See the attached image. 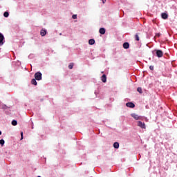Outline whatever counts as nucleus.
<instances>
[{"mask_svg": "<svg viewBox=\"0 0 177 177\" xmlns=\"http://www.w3.org/2000/svg\"><path fill=\"white\" fill-rule=\"evenodd\" d=\"M131 117H133V118H134V120H142V121H148L147 118H143L142 116H139L136 113H131Z\"/></svg>", "mask_w": 177, "mask_h": 177, "instance_id": "nucleus-1", "label": "nucleus"}, {"mask_svg": "<svg viewBox=\"0 0 177 177\" xmlns=\"http://www.w3.org/2000/svg\"><path fill=\"white\" fill-rule=\"evenodd\" d=\"M124 49H129V43L125 42L123 44Z\"/></svg>", "mask_w": 177, "mask_h": 177, "instance_id": "nucleus-11", "label": "nucleus"}, {"mask_svg": "<svg viewBox=\"0 0 177 177\" xmlns=\"http://www.w3.org/2000/svg\"><path fill=\"white\" fill-rule=\"evenodd\" d=\"M5 44V37L3 34L0 32V46H2Z\"/></svg>", "mask_w": 177, "mask_h": 177, "instance_id": "nucleus-4", "label": "nucleus"}, {"mask_svg": "<svg viewBox=\"0 0 177 177\" xmlns=\"http://www.w3.org/2000/svg\"><path fill=\"white\" fill-rule=\"evenodd\" d=\"M1 146H3L5 145V140L3 139L0 140Z\"/></svg>", "mask_w": 177, "mask_h": 177, "instance_id": "nucleus-17", "label": "nucleus"}, {"mask_svg": "<svg viewBox=\"0 0 177 177\" xmlns=\"http://www.w3.org/2000/svg\"><path fill=\"white\" fill-rule=\"evenodd\" d=\"M135 39H136V41H139V35H138V34H136V35H135Z\"/></svg>", "mask_w": 177, "mask_h": 177, "instance_id": "nucleus-18", "label": "nucleus"}, {"mask_svg": "<svg viewBox=\"0 0 177 177\" xmlns=\"http://www.w3.org/2000/svg\"><path fill=\"white\" fill-rule=\"evenodd\" d=\"M31 84H32V85H35V86H37V80H36V79H32V80H31Z\"/></svg>", "mask_w": 177, "mask_h": 177, "instance_id": "nucleus-14", "label": "nucleus"}, {"mask_svg": "<svg viewBox=\"0 0 177 177\" xmlns=\"http://www.w3.org/2000/svg\"><path fill=\"white\" fill-rule=\"evenodd\" d=\"M3 16L4 17H9V12L8 11L4 12Z\"/></svg>", "mask_w": 177, "mask_h": 177, "instance_id": "nucleus-16", "label": "nucleus"}, {"mask_svg": "<svg viewBox=\"0 0 177 177\" xmlns=\"http://www.w3.org/2000/svg\"><path fill=\"white\" fill-rule=\"evenodd\" d=\"M1 109H3V110H6V109H8V106H6V105H1Z\"/></svg>", "mask_w": 177, "mask_h": 177, "instance_id": "nucleus-19", "label": "nucleus"}, {"mask_svg": "<svg viewBox=\"0 0 177 177\" xmlns=\"http://www.w3.org/2000/svg\"><path fill=\"white\" fill-rule=\"evenodd\" d=\"M137 125L138 127H140V128H142V129H146V124L142 121H138Z\"/></svg>", "mask_w": 177, "mask_h": 177, "instance_id": "nucleus-5", "label": "nucleus"}, {"mask_svg": "<svg viewBox=\"0 0 177 177\" xmlns=\"http://www.w3.org/2000/svg\"><path fill=\"white\" fill-rule=\"evenodd\" d=\"M12 125H13L14 127H16V125H17V120H12Z\"/></svg>", "mask_w": 177, "mask_h": 177, "instance_id": "nucleus-15", "label": "nucleus"}, {"mask_svg": "<svg viewBox=\"0 0 177 177\" xmlns=\"http://www.w3.org/2000/svg\"><path fill=\"white\" fill-rule=\"evenodd\" d=\"M24 136H23V131L22 132H21V140H23V139H24Z\"/></svg>", "mask_w": 177, "mask_h": 177, "instance_id": "nucleus-23", "label": "nucleus"}, {"mask_svg": "<svg viewBox=\"0 0 177 177\" xmlns=\"http://www.w3.org/2000/svg\"><path fill=\"white\" fill-rule=\"evenodd\" d=\"M32 129H34V127H32Z\"/></svg>", "mask_w": 177, "mask_h": 177, "instance_id": "nucleus-29", "label": "nucleus"}, {"mask_svg": "<svg viewBox=\"0 0 177 177\" xmlns=\"http://www.w3.org/2000/svg\"><path fill=\"white\" fill-rule=\"evenodd\" d=\"M101 1H102V3H104V0H101Z\"/></svg>", "mask_w": 177, "mask_h": 177, "instance_id": "nucleus-26", "label": "nucleus"}, {"mask_svg": "<svg viewBox=\"0 0 177 177\" xmlns=\"http://www.w3.org/2000/svg\"><path fill=\"white\" fill-rule=\"evenodd\" d=\"M101 80L104 83L107 82V77L106 76L105 74L102 75V76L101 77Z\"/></svg>", "mask_w": 177, "mask_h": 177, "instance_id": "nucleus-9", "label": "nucleus"}, {"mask_svg": "<svg viewBox=\"0 0 177 177\" xmlns=\"http://www.w3.org/2000/svg\"><path fill=\"white\" fill-rule=\"evenodd\" d=\"M149 68H150V70H154V66H150Z\"/></svg>", "mask_w": 177, "mask_h": 177, "instance_id": "nucleus-25", "label": "nucleus"}, {"mask_svg": "<svg viewBox=\"0 0 177 177\" xmlns=\"http://www.w3.org/2000/svg\"><path fill=\"white\" fill-rule=\"evenodd\" d=\"M153 39H156V36L153 37Z\"/></svg>", "mask_w": 177, "mask_h": 177, "instance_id": "nucleus-28", "label": "nucleus"}, {"mask_svg": "<svg viewBox=\"0 0 177 177\" xmlns=\"http://www.w3.org/2000/svg\"><path fill=\"white\" fill-rule=\"evenodd\" d=\"M59 35H62V33H60Z\"/></svg>", "mask_w": 177, "mask_h": 177, "instance_id": "nucleus-30", "label": "nucleus"}, {"mask_svg": "<svg viewBox=\"0 0 177 177\" xmlns=\"http://www.w3.org/2000/svg\"><path fill=\"white\" fill-rule=\"evenodd\" d=\"M100 34L104 35L106 34V29L104 28H100L99 30Z\"/></svg>", "mask_w": 177, "mask_h": 177, "instance_id": "nucleus-8", "label": "nucleus"}, {"mask_svg": "<svg viewBox=\"0 0 177 177\" xmlns=\"http://www.w3.org/2000/svg\"><path fill=\"white\" fill-rule=\"evenodd\" d=\"M156 37H157L158 38H160V37H161V33H157L156 35Z\"/></svg>", "mask_w": 177, "mask_h": 177, "instance_id": "nucleus-22", "label": "nucleus"}, {"mask_svg": "<svg viewBox=\"0 0 177 177\" xmlns=\"http://www.w3.org/2000/svg\"><path fill=\"white\" fill-rule=\"evenodd\" d=\"M161 17L164 20H167V19H168V15L166 12H163L161 14Z\"/></svg>", "mask_w": 177, "mask_h": 177, "instance_id": "nucleus-10", "label": "nucleus"}, {"mask_svg": "<svg viewBox=\"0 0 177 177\" xmlns=\"http://www.w3.org/2000/svg\"><path fill=\"white\" fill-rule=\"evenodd\" d=\"M113 147L114 149H119L120 148V143L118 142L113 143Z\"/></svg>", "mask_w": 177, "mask_h": 177, "instance_id": "nucleus-12", "label": "nucleus"}, {"mask_svg": "<svg viewBox=\"0 0 177 177\" xmlns=\"http://www.w3.org/2000/svg\"><path fill=\"white\" fill-rule=\"evenodd\" d=\"M137 91H138V92H139V93H142V88L138 87V88H137Z\"/></svg>", "mask_w": 177, "mask_h": 177, "instance_id": "nucleus-20", "label": "nucleus"}, {"mask_svg": "<svg viewBox=\"0 0 177 177\" xmlns=\"http://www.w3.org/2000/svg\"><path fill=\"white\" fill-rule=\"evenodd\" d=\"M73 67H74V65H73V64H70L68 65V68H69L70 70H71V69L73 68Z\"/></svg>", "mask_w": 177, "mask_h": 177, "instance_id": "nucleus-21", "label": "nucleus"}, {"mask_svg": "<svg viewBox=\"0 0 177 177\" xmlns=\"http://www.w3.org/2000/svg\"><path fill=\"white\" fill-rule=\"evenodd\" d=\"M89 45H95V39H91L88 40Z\"/></svg>", "mask_w": 177, "mask_h": 177, "instance_id": "nucleus-13", "label": "nucleus"}, {"mask_svg": "<svg viewBox=\"0 0 177 177\" xmlns=\"http://www.w3.org/2000/svg\"><path fill=\"white\" fill-rule=\"evenodd\" d=\"M2 135V131H0V136Z\"/></svg>", "mask_w": 177, "mask_h": 177, "instance_id": "nucleus-27", "label": "nucleus"}, {"mask_svg": "<svg viewBox=\"0 0 177 177\" xmlns=\"http://www.w3.org/2000/svg\"><path fill=\"white\" fill-rule=\"evenodd\" d=\"M72 18L74 19H77V15H73L72 16Z\"/></svg>", "mask_w": 177, "mask_h": 177, "instance_id": "nucleus-24", "label": "nucleus"}, {"mask_svg": "<svg viewBox=\"0 0 177 177\" xmlns=\"http://www.w3.org/2000/svg\"><path fill=\"white\" fill-rule=\"evenodd\" d=\"M35 78L37 81H41L42 80V73L41 72H37L35 74Z\"/></svg>", "mask_w": 177, "mask_h": 177, "instance_id": "nucleus-2", "label": "nucleus"}, {"mask_svg": "<svg viewBox=\"0 0 177 177\" xmlns=\"http://www.w3.org/2000/svg\"><path fill=\"white\" fill-rule=\"evenodd\" d=\"M48 31L46 30V29H41L40 30V35L41 37H45V35H46Z\"/></svg>", "mask_w": 177, "mask_h": 177, "instance_id": "nucleus-6", "label": "nucleus"}, {"mask_svg": "<svg viewBox=\"0 0 177 177\" xmlns=\"http://www.w3.org/2000/svg\"><path fill=\"white\" fill-rule=\"evenodd\" d=\"M156 55L157 57H162L164 56V53L161 50H156Z\"/></svg>", "mask_w": 177, "mask_h": 177, "instance_id": "nucleus-3", "label": "nucleus"}, {"mask_svg": "<svg viewBox=\"0 0 177 177\" xmlns=\"http://www.w3.org/2000/svg\"><path fill=\"white\" fill-rule=\"evenodd\" d=\"M127 107H129L130 109H133L135 107V104L133 102H127L126 104Z\"/></svg>", "mask_w": 177, "mask_h": 177, "instance_id": "nucleus-7", "label": "nucleus"}]
</instances>
